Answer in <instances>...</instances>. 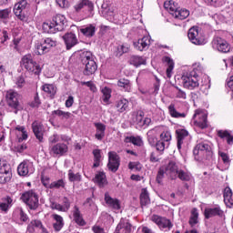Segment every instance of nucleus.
I'll return each mask as SVG.
<instances>
[{"label": "nucleus", "mask_w": 233, "mask_h": 233, "mask_svg": "<svg viewBox=\"0 0 233 233\" xmlns=\"http://www.w3.org/2000/svg\"><path fill=\"white\" fill-rule=\"evenodd\" d=\"M193 155L197 161L212 159V147L207 142L198 143L193 149Z\"/></svg>", "instance_id": "nucleus-1"}, {"label": "nucleus", "mask_w": 233, "mask_h": 233, "mask_svg": "<svg viewBox=\"0 0 233 233\" xmlns=\"http://www.w3.org/2000/svg\"><path fill=\"white\" fill-rule=\"evenodd\" d=\"M82 63L85 65L84 76H93L97 70V64L94 60V55L90 51H85L81 54Z\"/></svg>", "instance_id": "nucleus-2"}, {"label": "nucleus", "mask_w": 233, "mask_h": 233, "mask_svg": "<svg viewBox=\"0 0 233 233\" xmlns=\"http://www.w3.org/2000/svg\"><path fill=\"white\" fill-rule=\"evenodd\" d=\"M21 65L27 72L39 76L41 74V66L34 60V56L31 54L25 55L21 59Z\"/></svg>", "instance_id": "nucleus-3"}, {"label": "nucleus", "mask_w": 233, "mask_h": 233, "mask_svg": "<svg viewBox=\"0 0 233 233\" xmlns=\"http://www.w3.org/2000/svg\"><path fill=\"white\" fill-rule=\"evenodd\" d=\"M21 199L31 210H35L39 207V197L34 190H28L23 193Z\"/></svg>", "instance_id": "nucleus-4"}, {"label": "nucleus", "mask_w": 233, "mask_h": 233, "mask_svg": "<svg viewBox=\"0 0 233 233\" xmlns=\"http://www.w3.org/2000/svg\"><path fill=\"white\" fill-rule=\"evenodd\" d=\"M182 85L184 88H187L188 90H194L197 86H199V80L198 79V74L195 71H191L183 75L182 77Z\"/></svg>", "instance_id": "nucleus-5"}, {"label": "nucleus", "mask_w": 233, "mask_h": 233, "mask_svg": "<svg viewBox=\"0 0 233 233\" xmlns=\"http://www.w3.org/2000/svg\"><path fill=\"white\" fill-rule=\"evenodd\" d=\"M187 37L193 45H207V39H205V36L201 34V31H199V27L198 26H193L188 30Z\"/></svg>", "instance_id": "nucleus-6"}, {"label": "nucleus", "mask_w": 233, "mask_h": 233, "mask_svg": "<svg viewBox=\"0 0 233 233\" xmlns=\"http://www.w3.org/2000/svg\"><path fill=\"white\" fill-rule=\"evenodd\" d=\"M12 179V167L6 161L0 160V183H8Z\"/></svg>", "instance_id": "nucleus-7"}, {"label": "nucleus", "mask_w": 233, "mask_h": 233, "mask_svg": "<svg viewBox=\"0 0 233 233\" xmlns=\"http://www.w3.org/2000/svg\"><path fill=\"white\" fill-rule=\"evenodd\" d=\"M212 48L214 50H218V52H222L223 54H227V52H230V46L227 40L215 36L212 40Z\"/></svg>", "instance_id": "nucleus-8"}, {"label": "nucleus", "mask_w": 233, "mask_h": 233, "mask_svg": "<svg viewBox=\"0 0 233 233\" xmlns=\"http://www.w3.org/2000/svg\"><path fill=\"white\" fill-rule=\"evenodd\" d=\"M151 221H153V223L157 225V227L161 230H165V229H167V228H168V230H170V228H172V222H170V220L167 219V218L160 217V216H157V215H153L151 217Z\"/></svg>", "instance_id": "nucleus-9"}, {"label": "nucleus", "mask_w": 233, "mask_h": 233, "mask_svg": "<svg viewBox=\"0 0 233 233\" xmlns=\"http://www.w3.org/2000/svg\"><path fill=\"white\" fill-rule=\"evenodd\" d=\"M205 218L210 219V218H225V211L221 209L219 206L213 208H207L204 211Z\"/></svg>", "instance_id": "nucleus-10"}, {"label": "nucleus", "mask_w": 233, "mask_h": 233, "mask_svg": "<svg viewBox=\"0 0 233 233\" xmlns=\"http://www.w3.org/2000/svg\"><path fill=\"white\" fill-rule=\"evenodd\" d=\"M108 170L111 172H117L119 169V156H117L116 152L110 151L108 153Z\"/></svg>", "instance_id": "nucleus-11"}, {"label": "nucleus", "mask_w": 233, "mask_h": 233, "mask_svg": "<svg viewBox=\"0 0 233 233\" xmlns=\"http://www.w3.org/2000/svg\"><path fill=\"white\" fill-rule=\"evenodd\" d=\"M5 99L9 106L12 108H19V94L10 89L6 92Z\"/></svg>", "instance_id": "nucleus-12"}, {"label": "nucleus", "mask_w": 233, "mask_h": 233, "mask_svg": "<svg viewBox=\"0 0 233 233\" xmlns=\"http://www.w3.org/2000/svg\"><path fill=\"white\" fill-rule=\"evenodd\" d=\"M68 152V146L64 143H57L51 147L50 148V154L54 157H57V156H65Z\"/></svg>", "instance_id": "nucleus-13"}, {"label": "nucleus", "mask_w": 233, "mask_h": 233, "mask_svg": "<svg viewBox=\"0 0 233 233\" xmlns=\"http://www.w3.org/2000/svg\"><path fill=\"white\" fill-rule=\"evenodd\" d=\"M28 2H26V0H22L14 6V14L18 19H20V21H26V16L23 14V10L26 8Z\"/></svg>", "instance_id": "nucleus-14"}, {"label": "nucleus", "mask_w": 233, "mask_h": 233, "mask_svg": "<svg viewBox=\"0 0 233 233\" xmlns=\"http://www.w3.org/2000/svg\"><path fill=\"white\" fill-rule=\"evenodd\" d=\"M195 125L199 128H207V114L201 110H197L193 116Z\"/></svg>", "instance_id": "nucleus-15"}, {"label": "nucleus", "mask_w": 233, "mask_h": 233, "mask_svg": "<svg viewBox=\"0 0 233 233\" xmlns=\"http://www.w3.org/2000/svg\"><path fill=\"white\" fill-rule=\"evenodd\" d=\"M133 45L136 50H138L139 52H143V50H148V46H150V36L146 35L138 39L137 42H134Z\"/></svg>", "instance_id": "nucleus-16"}, {"label": "nucleus", "mask_w": 233, "mask_h": 233, "mask_svg": "<svg viewBox=\"0 0 233 233\" xmlns=\"http://www.w3.org/2000/svg\"><path fill=\"white\" fill-rule=\"evenodd\" d=\"M32 128L36 139H38L40 143H43V136H45V127H43V124H41V122L35 121L32 124Z\"/></svg>", "instance_id": "nucleus-17"}, {"label": "nucleus", "mask_w": 233, "mask_h": 233, "mask_svg": "<svg viewBox=\"0 0 233 233\" xmlns=\"http://www.w3.org/2000/svg\"><path fill=\"white\" fill-rule=\"evenodd\" d=\"M17 172L19 176H28L32 174L34 172L32 163L26 161L22 162L17 167Z\"/></svg>", "instance_id": "nucleus-18"}, {"label": "nucleus", "mask_w": 233, "mask_h": 233, "mask_svg": "<svg viewBox=\"0 0 233 233\" xmlns=\"http://www.w3.org/2000/svg\"><path fill=\"white\" fill-rule=\"evenodd\" d=\"M132 232V225L127 219L121 218L120 222L116 226L115 233H130Z\"/></svg>", "instance_id": "nucleus-19"}, {"label": "nucleus", "mask_w": 233, "mask_h": 233, "mask_svg": "<svg viewBox=\"0 0 233 233\" xmlns=\"http://www.w3.org/2000/svg\"><path fill=\"white\" fill-rule=\"evenodd\" d=\"M85 6L87 7L90 14L94 12V3L90 2V0H80L76 5H75L74 9L76 12H81Z\"/></svg>", "instance_id": "nucleus-20"}, {"label": "nucleus", "mask_w": 233, "mask_h": 233, "mask_svg": "<svg viewBox=\"0 0 233 233\" xmlns=\"http://www.w3.org/2000/svg\"><path fill=\"white\" fill-rule=\"evenodd\" d=\"M105 202L113 210H119L121 208V204L117 198H112L108 193L105 194Z\"/></svg>", "instance_id": "nucleus-21"}, {"label": "nucleus", "mask_w": 233, "mask_h": 233, "mask_svg": "<svg viewBox=\"0 0 233 233\" xmlns=\"http://www.w3.org/2000/svg\"><path fill=\"white\" fill-rule=\"evenodd\" d=\"M35 228H40V230H42L43 233H48V230L43 227V223L41 222V220H32L27 226V230L30 233L35 232Z\"/></svg>", "instance_id": "nucleus-22"}, {"label": "nucleus", "mask_w": 233, "mask_h": 233, "mask_svg": "<svg viewBox=\"0 0 233 233\" xmlns=\"http://www.w3.org/2000/svg\"><path fill=\"white\" fill-rule=\"evenodd\" d=\"M53 24L55 25L56 30L58 32H61V30H64L65 28V23H66V17L63 15H56L52 19Z\"/></svg>", "instance_id": "nucleus-23"}, {"label": "nucleus", "mask_w": 233, "mask_h": 233, "mask_svg": "<svg viewBox=\"0 0 233 233\" xmlns=\"http://www.w3.org/2000/svg\"><path fill=\"white\" fill-rule=\"evenodd\" d=\"M63 39L66 43L67 50H70V48H72V46H76V45H77V38L72 33L66 34L63 36Z\"/></svg>", "instance_id": "nucleus-24"}, {"label": "nucleus", "mask_w": 233, "mask_h": 233, "mask_svg": "<svg viewBox=\"0 0 233 233\" xmlns=\"http://www.w3.org/2000/svg\"><path fill=\"white\" fill-rule=\"evenodd\" d=\"M74 221L77 225H80L81 227H84L85 225V219H83V215L81 214V210H79V208L77 206H75L72 210Z\"/></svg>", "instance_id": "nucleus-25"}, {"label": "nucleus", "mask_w": 233, "mask_h": 233, "mask_svg": "<svg viewBox=\"0 0 233 233\" xmlns=\"http://www.w3.org/2000/svg\"><path fill=\"white\" fill-rule=\"evenodd\" d=\"M95 127L96 129L95 137L98 141H102V139L105 137V130H106V126H105L103 123H95Z\"/></svg>", "instance_id": "nucleus-26"}, {"label": "nucleus", "mask_w": 233, "mask_h": 233, "mask_svg": "<svg viewBox=\"0 0 233 233\" xmlns=\"http://www.w3.org/2000/svg\"><path fill=\"white\" fill-rule=\"evenodd\" d=\"M224 203L229 208H233V195L232 189H230V187H226L224 189Z\"/></svg>", "instance_id": "nucleus-27"}, {"label": "nucleus", "mask_w": 233, "mask_h": 233, "mask_svg": "<svg viewBox=\"0 0 233 233\" xmlns=\"http://www.w3.org/2000/svg\"><path fill=\"white\" fill-rule=\"evenodd\" d=\"M164 171H166V174H167V176H170V177H172V176L177 175L179 168L177 167V164H176V162L170 161Z\"/></svg>", "instance_id": "nucleus-28"}, {"label": "nucleus", "mask_w": 233, "mask_h": 233, "mask_svg": "<svg viewBox=\"0 0 233 233\" xmlns=\"http://www.w3.org/2000/svg\"><path fill=\"white\" fill-rule=\"evenodd\" d=\"M42 30H44L46 34H56L58 32L53 21L44 22Z\"/></svg>", "instance_id": "nucleus-29"}, {"label": "nucleus", "mask_w": 233, "mask_h": 233, "mask_svg": "<svg viewBox=\"0 0 233 233\" xmlns=\"http://www.w3.org/2000/svg\"><path fill=\"white\" fill-rule=\"evenodd\" d=\"M53 219L56 221L53 224V227L56 232H59L63 227H65V221L63 220V217L54 214L52 215Z\"/></svg>", "instance_id": "nucleus-30"}, {"label": "nucleus", "mask_w": 233, "mask_h": 233, "mask_svg": "<svg viewBox=\"0 0 233 233\" xmlns=\"http://www.w3.org/2000/svg\"><path fill=\"white\" fill-rule=\"evenodd\" d=\"M157 128H153L150 129L147 132V141L149 143V145H151V147H156L157 143Z\"/></svg>", "instance_id": "nucleus-31"}, {"label": "nucleus", "mask_w": 233, "mask_h": 233, "mask_svg": "<svg viewBox=\"0 0 233 233\" xmlns=\"http://www.w3.org/2000/svg\"><path fill=\"white\" fill-rule=\"evenodd\" d=\"M143 117H145V112L137 111L132 114V121L139 127H143Z\"/></svg>", "instance_id": "nucleus-32"}, {"label": "nucleus", "mask_w": 233, "mask_h": 233, "mask_svg": "<svg viewBox=\"0 0 233 233\" xmlns=\"http://www.w3.org/2000/svg\"><path fill=\"white\" fill-rule=\"evenodd\" d=\"M162 61L164 63H167V76L168 78L172 77V70H174V60L170 58L169 56H164L162 58Z\"/></svg>", "instance_id": "nucleus-33"}, {"label": "nucleus", "mask_w": 233, "mask_h": 233, "mask_svg": "<svg viewBox=\"0 0 233 233\" xmlns=\"http://www.w3.org/2000/svg\"><path fill=\"white\" fill-rule=\"evenodd\" d=\"M188 137V131L185 129L177 130V148L181 150V145H183V140L185 137Z\"/></svg>", "instance_id": "nucleus-34"}, {"label": "nucleus", "mask_w": 233, "mask_h": 233, "mask_svg": "<svg viewBox=\"0 0 233 233\" xmlns=\"http://www.w3.org/2000/svg\"><path fill=\"white\" fill-rule=\"evenodd\" d=\"M164 8H166V10H168L169 13L174 15V14H176L177 10L179 8L177 5V3L169 0L164 3Z\"/></svg>", "instance_id": "nucleus-35"}, {"label": "nucleus", "mask_w": 233, "mask_h": 233, "mask_svg": "<svg viewBox=\"0 0 233 233\" xmlns=\"http://www.w3.org/2000/svg\"><path fill=\"white\" fill-rule=\"evenodd\" d=\"M190 15V11L187 9H177L175 14L173 15V17L176 19H180L183 21V19H187Z\"/></svg>", "instance_id": "nucleus-36"}, {"label": "nucleus", "mask_w": 233, "mask_h": 233, "mask_svg": "<svg viewBox=\"0 0 233 233\" xmlns=\"http://www.w3.org/2000/svg\"><path fill=\"white\" fill-rule=\"evenodd\" d=\"M129 61L130 64L134 66H141V65H147V59L139 56H132Z\"/></svg>", "instance_id": "nucleus-37"}, {"label": "nucleus", "mask_w": 233, "mask_h": 233, "mask_svg": "<svg viewBox=\"0 0 233 233\" xmlns=\"http://www.w3.org/2000/svg\"><path fill=\"white\" fill-rule=\"evenodd\" d=\"M116 106L117 108V112H127V110H128V100H127L126 98H122L116 101Z\"/></svg>", "instance_id": "nucleus-38"}, {"label": "nucleus", "mask_w": 233, "mask_h": 233, "mask_svg": "<svg viewBox=\"0 0 233 233\" xmlns=\"http://www.w3.org/2000/svg\"><path fill=\"white\" fill-rule=\"evenodd\" d=\"M80 32L86 35V37H93L94 34H96V27L94 25H89L84 28H81Z\"/></svg>", "instance_id": "nucleus-39"}, {"label": "nucleus", "mask_w": 233, "mask_h": 233, "mask_svg": "<svg viewBox=\"0 0 233 233\" xmlns=\"http://www.w3.org/2000/svg\"><path fill=\"white\" fill-rule=\"evenodd\" d=\"M35 54L36 56H45V54H48L46 47L43 42H38L35 46Z\"/></svg>", "instance_id": "nucleus-40"}, {"label": "nucleus", "mask_w": 233, "mask_h": 233, "mask_svg": "<svg viewBox=\"0 0 233 233\" xmlns=\"http://www.w3.org/2000/svg\"><path fill=\"white\" fill-rule=\"evenodd\" d=\"M199 213L198 212V209L193 208L191 211V216L189 218V225L190 227H196V225H198V223H199Z\"/></svg>", "instance_id": "nucleus-41"}, {"label": "nucleus", "mask_w": 233, "mask_h": 233, "mask_svg": "<svg viewBox=\"0 0 233 233\" xmlns=\"http://www.w3.org/2000/svg\"><path fill=\"white\" fill-rule=\"evenodd\" d=\"M117 86L120 88H123L125 92H130V90H132V86L130 85V80L128 79L121 78L118 80Z\"/></svg>", "instance_id": "nucleus-42"}, {"label": "nucleus", "mask_w": 233, "mask_h": 233, "mask_svg": "<svg viewBox=\"0 0 233 233\" xmlns=\"http://www.w3.org/2000/svg\"><path fill=\"white\" fill-rule=\"evenodd\" d=\"M177 176L181 181H190V179H192V174L182 169H178Z\"/></svg>", "instance_id": "nucleus-43"}, {"label": "nucleus", "mask_w": 233, "mask_h": 233, "mask_svg": "<svg viewBox=\"0 0 233 233\" xmlns=\"http://www.w3.org/2000/svg\"><path fill=\"white\" fill-rule=\"evenodd\" d=\"M95 183H97L99 187H105L106 185V176L103 172H99L95 177Z\"/></svg>", "instance_id": "nucleus-44"}, {"label": "nucleus", "mask_w": 233, "mask_h": 233, "mask_svg": "<svg viewBox=\"0 0 233 233\" xmlns=\"http://www.w3.org/2000/svg\"><path fill=\"white\" fill-rule=\"evenodd\" d=\"M126 143H132L133 145L137 147H142L143 145V139L139 137H127L125 138Z\"/></svg>", "instance_id": "nucleus-45"}, {"label": "nucleus", "mask_w": 233, "mask_h": 233, "mask_svg": "<svg viewBox=\"0 0 233 233\" xmlns=\"http://www.w3.org/2000/svg\"><path fill=\"white\" fill-rule=\"evenodd\" d=\"M218 137H221L222 139L226 137L228 145L233 144V137L230 135L229 132L219 130L218 131Z\"/></svg>", "instance_id": "nucleus-46"}, {"label": "nucleus", "mask_w": 233, "mask_h": 233, "mask_svg": "<svg viewBox=\"0 0 233 233\" xmlns=\"http://www.w3.org/2000/svg\"><path fill=\"white\" fill-rule=\"evenodd\" d=\"M168 111H169L171 117H177V118L187 117V114L177 112V110H176V107L174 106L173 104H171L168 106Z\"/></svg>", "instance_id": "nucleus-47"}, {"label": "nucleus", "mask_w": 233, "mask_h": 233, "mask_svg": "<svg viewBox=\"0 0 233 233\" xmlns=\"http://www.w3.org/2000/svg\"><path fill=\"white\" fill-rule=\"evenodd\" d=\"M140 203L141 205H148L150 203V197H148V191L147 188H143L140 194Z\"/></svg>", "instance_id": "nucleus-48"}, {"label": "nucleus", "mask_w": 233, "mask_h": 233, "mask_svg": "<svg viewBox=\"0 0 233 233\" xmlns=\"http://www.w3.org/2000/svg\"><path fill=\"white\" fill-rule=\"evenodd\" d=\"M42 43L44 44V46H46L47 52L57 45V42L50 37L45 38Z\"/></svg>", "instance_id": "nucleus-49"}, {"label": "nucleus", "mask_w": 233, "mask_h": 233, "mask_svg": "<svg viewBox=\"0 0 233 233\" xmlns=\"http://www.w3.org/2000/svg\"><path fill=\"white\" fill-rule=\"evenodd\" d=\"M102 100L108 105V101H110V97H112V90L108 87L102 88Z\"/></svg>", "instance_id": "nucleus-50"}, {"label": "nucleus", "mask_w": 233, "mask_h": 233, "mask_svg": "<svg viewBox=\"0 0 233 233\" xmlns=\"http://www.w3.org/2000/svg\"><path fill=\"white\" fill-rule=\"evenodd\" d=\"M16 136H21L19 138L21 141L25 139H28V134L26 133V130L25 129V127L17 126L15 127Z\"/></svg>", "instance_id": "nucleus-51"}, {"label": "nucleus", "mask_w": 233, "mask_h": 233, "mask_svg": "<svg viewBox=\"0 0 233 233\" xmlns=\"http://www.w3.org/2000/svg\"><path fill=\"white\" fill-rule=\"evenodd\" d=\"M172 140V135L170 131H164L160 134V141H163L167 144V147L170 145V141Z\"/></svg>", "instance_id": "nucleus-52"}, {"label": "nucleus", "mask_w": 233, "mask_h": 233, "mask_svg": "<svg viewBox=\"0 0 233 233\" xmlns=\"http://www.w3.org/2000/svg\"><path fill=\"white\" fill-rule=\"evenodd\" d=\"M12 198L7 197L5 198V202L0 201V210L3 212H8V209L10 208V205H12Z\"/></svg>", "instance_id": "nucleus-53"}, {"label": "nucleus", "mask_w": 233, "mask_h": 233, "mask_svg": "<svg viewBox=\"0 0 233 233\" xmlns=\"http://www.w3.org/2000/svg\"><path fill=\"white\" fill-rule=\"evenodd\" d=\"M42 89L44 90V92H46V94H48L51 96H56V86H54V85L45 84L42 86Z\"/></svg>", "instance_id": "nucleus-54"}, {"label": "nucleus", "mask_w": 233, "mask_h": 233, "mask_svg": "<svg viewBox=\"0 0 233 233\" xmlns=\"http://www.w3.org/2000/svg\"><path fill=\"white\" fill-rule=\"evenodd\" d=\"M68 179H69V181H71V182H79V181H81V174H79V173H74V171H72V169H70L69 171H68Z\"/></svg>", "instance_id": "nucleus-55"}, {"label": "nucleus", "mask_w": 233, "mask_h": 233, "mask_svg": "<svg viewBox=\"0 0 233 233\" xmlns=\"http://www.w3.org/2000/svg\"><path fill=\"white\" fill-rule=\"evenodd\" d=\"M155 147L157 152H159L160 156H162L166 148H168V147H167V143H165L163 140H158L157 145H155Z\"/></svg>", "instance_id": "nucleus-56"}, {"label": "nucleus", "mask_w": 233, "mask_h": 233, "mask_svg": "<svg viewBox=\"0 0 233 233\" xmlns=\"http://www.w3.org/2000/svg\"><path fill=\"white\" fill-rule=\"evenodd\" d=\"M128 168L129 170H135V172H140L143 166L139 162H129Z\"/></svg>", "instance_id": "nucleus-57"}, {"label": "nucleus", "mask_w": 233, "mask_h": 233, "mask_svg": "<svg viewBox=\"0 0 233 233\" xmlns=\"http://www.w3.org/2000/svg\"><path fill=\"white\" fill-rule=\"evenodd\" d=\"M49 188H65V181L59 179L50 184Z\"/></svg>", "instance_id": "nucleus-58"}, {"label": "nucleus", "mask_w": 233, "mask_h": 233, "mask_svg": "<svg viewBox=\"0 0 233 233\" xmlns=\"http://www.w3.org/2000/svg\"><path fill=\"white\" fill-rule=\"evenodd\" d=\"M218 156L225 165L230 164V157H228V155L227 153L218 151Z\"/></svg>", "instance_id": "nucleus-59"}, {"label": "nucleus", "mask_w": 233, "mask_h": 233, "mask_svg": "<svg viewBox=\"0 0 233 233\" xmlns=\"http://www.w3.org/2000/svg\"><path fill=\"white\" fill-rule=\"evenodd\" d=\"M53 114H56V116H58V117H62V119H68V117H70V113L61 110H55Z\"/></svg>", "instance_id": "nucleus-60"}, {"label": "nucleus", "mask_w": 233, "mask_h": 233, "mask_svg": "<svg viewBox=\"0 0 233 233\" xmlns=\"http://www.w3.org/2000/svg\"><path fill=\"white\" fill-rule=\"evenodd\" d=\"M11 13L12 10L8 8L0 10V19H8V17H10Z\"/></svg>", "instance_id": "nucleus-61"}, {"label": "nucleus", "mask_w": 233, "mask_h": 233, "mask_svg": "<svg viewBox=\"0 0 233 233\" xmlns=\"http://www.w3.org/2000/svg\"><path fill=\"white\" fill-rule=\"evenodd\" d=\"M81 85L82 86H85L86 85V86H87L91 90V92H97V87H96L94 82H81Z\"/></svg>", "instance_id": "nucleus-62"}, {"label": "nucleus", "mask_w": 233, "mask_h": 233, "mask_svg": "<svg viewBox=\"0 0 233 233\" xmlns=\"http://www.w3.org/2000/svg\"><path fill=\"white\" fill-rule=\"evenodd\" d=\"M149 161L151 163H158V161H161V157L157 155V153L152 152L150 154Z\"/></svg>", "instance_id": "nucleus-63"}, {"label": "nucleus", "mask_w": 233, "mask_h": 233, "mask_svg": "<svg viewBox=\"0 0 233 233\" xmlns=\"http://www.w3.org/2000/svg\"><path fill=\"white\" fill-rule=\"evenodd\" d=\"M64 205L62 206L63 212H68L70 208V200L68 198H65L63 201Z\"/></svg>", "instance_id": "nucleus-64"}]
</instances>
